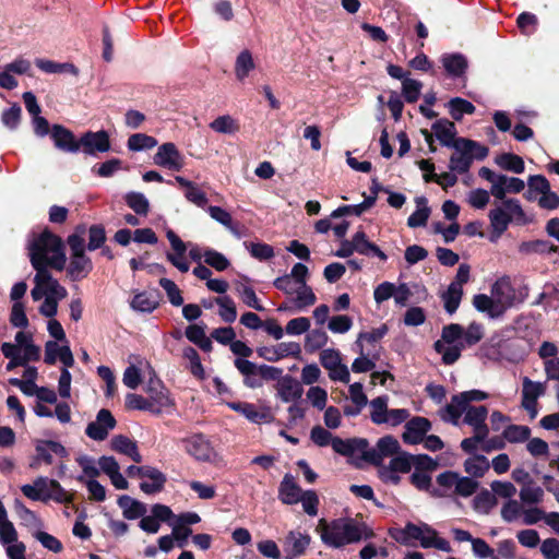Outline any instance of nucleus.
I'll return each mask as SVG.
<instances>
[{
  "mask_svg": "<svg viewBox=\"0 0 559 559\" xmlns=\"http://www.w3.org/2000/svg\"><path fill=\"white\" fill-rule=\"evenodd\" d=\"M528 297L526 286L515 287L509 276L498 278L490 288V296L477 294L473 297V306L490 319L501 318L507 310L522 304Z\"/></svg>",
  "mask_w": 559,
  "mask_h": 559,
  "instance_id": "1",
  "label": "nucleus"
},
{
  "mask_svg": "<svg viewBox=\"0 0 559 559\" xmlns=\"http://www.w3.org/2000/svg\"><path fill=\"white\" fill-rule=\"evenodd\" d=\"M317 532L323 544L332 548H341L373 535L364 523L353 519H337L331 522L321 519L318 522Z\"/></svg>",
  "mask_w": 559,
  "mask_h": 559,
  "instance_id": "2",
  "label": "nucleus"
},
{
  "mask_svg": "<svg viewBox=\"0 0 559 559\" xmlns=\"http://www.w3.org/2000/svg\"><path fill=\"white\" fill-rule=\"evenodd\" d=\"M29 259L34 269L48 266L62 271L66 255L61 239L52 233L45 230L34 237L28 246Z\"/></svg>",
  "mask_w": 559,
  "mask_h": 559,
  "instance_id": "3",
  "label": "nucleus"
},
{
  "mask_svg": "<svg viewBox=\"0 0 559 559\" xmlns=\"http://www.w3.org/2000/svg\"><path fill=\"white\" fill-rule=\"evenodd\" d=\"M488 218L491 229L489 240L497 242L512 222L525 223V213L518 200L508 199L491 209L488 213Z\"/></svg>",
  "mask_w": 559,
  "mask_h": 559,
  "instance_id": "4",
  "label": "nucleus"
},
{
  "mask_svg": "<svg viewBox=\"0 0 559 559\" xmlns=\"http://www.w3.org/2000/svg\"><path fill=\"white\" fill-rule=\"evenodd\" d=\"M451 147L454 152L450 157L449 168L459 174L468 171L474 159H484L488 155L486 146L465 138H459Z\"/></svg>",
  "mask_w": 559,
  "mask_h": 559,
  "instance_id": "5",
  "label": "nucleus"
},
{
  "mask_svg": "<svg viewBox=\"0 0 559 559\" xmlns=\"http://www.w3.org/2000/svg\"><path fill=\"white\" fill-rule=\"evenodd\" d=\"M462 333L463 326L457 323L442 328L441 338L435 343L433 347L441 355L444 365H453L460 359L461 353L465 348Z\"/></svg>",
  "mask_w": 559,
  "mask_h": 559,
  "instance_id": "6",
  "label": "nucleus"
},
{
  "mask_svg": "<svg viewBox=\"0 0 559 559\" xmlns=\"http://www.w3.org/2000/svg\"><path fill=\"white\" fill-rule=\"evenodd\" d=\"M370 419L376 425H386L389 427H396L405 423L411 414L406 408H389V397L378 396L370 401Z\"/></svg>",
  "mask_w": 559,
  "mask_h": 559,
  "instance_id": "7",
  "label": "nucleus"
},
{
  "mask_svg": "<svg viewBox=\"0 0 559 559\" xmlns=\"http://www.w3.org/2000/svg\"><path fill=\"white\" fill-rule=\"evenodd\" d=\"M479 176L490 182L491 195L500 201H504L508 193H520L525 188V183L518 177H509L503 174H496L488 167L479 169Z\"/></svg>",
  "mask_w": 559,
  "mask_h": 559,
  "instance_id": "8",
  "label": "nucleus"
},
{
  "mask_svg": "<svg viewBox=\"0 0 559 559\" xmlns=\"http://www.w3.org/2000/svg\"><path fill=\"white\" fill-rule=\"evenodd\" d=\"M150 413L160 415L163 413H171L176 407V402L171 397L169 390L154 374L150 377L145 385Z\"/></svg>",
  "mask_w": 559,
  "mask_h": 559,
  "instance_id": "9",
  "label": "nucleus"
},
{
  "mask_svg": "<svg viewBox=\"0 0 559 559\" xmlns=\"http://www.w3.org/2000/svg\"><path fill=\"white\" fill-rule=\"evenodd\" d=\"M487 397L488 394L480 390H471L453 395L451 397V402L440 411L441 419L456 426L459 425L464 409H466V407H472L469 405L471 402L484 401Z\"/></svg>",
  "mask_w": 559,
  "mask_h": 559,
  "instance_id": "10",
  "label": "nucleus"
},
{
  "mask_svg": "<svg viewBox=\"0 0 559 559\" xmlns=\"http://www.w3.org/2000/svg\"><path fill=\"white\" fill-rule=\"evenodd\" d=\"M400 443L393 436H384L380 438L373 448H367L364 450V460L380 466L384 459L394 457L400 452Z\"/></svg>",
  "mask_w": 559,
  "mask_h": 559,
  "instance_id": "11",
  "label": "nucleus"
},
{
  "mask_svg": "<svg viewBox=\"0 0 559 559\" xmlns=\"http://www.w3.org/2000/svg\"><path fill=\"white\" fill-rule=\"evenodd\" d=\"M127 475L132 478L140 477L153 479V483L142 481L140 484L141 490L148 495L160 491L166 483V476L159 469L147 465H130L127 468Z\"/></svg>",
  "mask_w": 559,
  "mask_h": 559,
  "instance_id": "12",
  "label": "nucleus"
},
{
  "mask_svg": "<svg viewBox=\"0 0 559 559\" xmlns=\"http://www.w3.org/2000/svg\"><path fill=\"white\" fill-rule=\"evenodd\" d=\"M128 362L129 366L123 372L122 382L131 390H135L142 383L144 371H147L151 377L155 374L151 364L139 355H130Z\"/></svg>",
  "mask_w": 559,
  "mask_h": 559,
  "instance_id": "13",
  "label": "nucleus"
},
{
  "mask_svg": "<svg viewBox=\"0 0 559 559\" xmlns=\"http://www.w3.org/2000/svg\"><path fill=\"white\" fill-rule=\"evenodd\" d=\"M186 451L201 462H216L217 453L211 442L202 435H194L183 440Z\"/></svg>",
  "mask_w": 559,
  "mask_h": 559,
  "instance_id": "14",
  "label": "nucleus"
},
{
  "mask_svg": "<svg viewBox=\"0 0 559 559\" xmlns=\"http://www.w3.org/2000/svg\"><path fill=\"white\" fill-rule=\"evenodd\" d=\"M153 159L156 166L175 171H179L185 164L182 154L171 142H167L158 146Z\"/></svg>",
  "mask_w": 559,
  "mask_h": 559,
  "instance_id": "15",
  "label": "nucleus"
},
{
  "mask_svg": "<svg viewBox=\"0 0 559 559\" xmlns=\"http://www.w3.org/2000/svg\"><path fill=\"white\" fill-rule=\"evenodd\" d=\"M228 406L253 424H269L274 420L267 406H257L248 402H233Z\"/></svg>",
  "mask_w": 559,
  "mask_h": 559,
  "instance_id": "16",
  "label": "nucleus"
},
{
  "mask_svg": "<svg viewBox=\"0 0 559 559\" xmlns=\"http://www.w3.org/2000/svg\"><path fill=\"white\" fill-rule=\"evenodd\" d=\"M522 382L523 386L521 405L533 419L537 416V400L545 393V386L543 383L532 381L527 377H524Z\"/></svg>",
  "mask_w": 559,
  "mask_h": 559,
  "instance_id": "17",
  "label": "nucleus"
},
{
  "mask_svg": "<svg viewBox=\"0 0 559 559\" xmlns=\"http://www.w3.org/2000/svg\"><path fill=\"white\" fill-rule=\"evenodd\" d=\"M257 352L261 358L275 362L286 357L298 358L301 354V347L296 342H283L273 346L260 347Z\"/></svg>",
  "mask_w": 559,
  "mask_h": 559,
  "instance_id": "18",
  "label": "nucleus"
},
{
  "mask_svg": "<svg viewBox=\"0 0 559 559\" xmlns=\"http://www.w3.org/2000/svg\"><path fill=\"white\" fill-rule=\"evenodd\" d=\"M116 426V419L108 409H100L97 413L96 419L90 423L85 429L86 435L96 441L105 440L109 431Z\"/></svg>",
  "mask_w": 559,
  "mask_h": 559,
  "instance_id": "19",
  "label": "nucleus"
},
{
  "mask_svg": "<svg viewBox=\"0 0 559 559\" xmlns=\"http://www.w3.org/2000/svg\"><path fill=\"white\" fill-rule=\"evenodd\" d=\"M79 143L80 148L82 147V151L88 155L105 153L110 150L109 134L105 130L87 131L80 138Z\"/></svg>",
  "mask_w": 559,
  "mask_h": 559,
  "instance_id": "20",
  "label": "nucleus"
},
{
  "mask_svg": "<svg viewBox=\"0 0 559 559\" xmlns=\"http://www.w3.org/2000/svg\"><path fill=\"white\" fill-rule=\"evenodd\" d=\"M431 429V423L425 417H414L406 420L405 430L402 439L408 444L420 443L425 435Z\"/></svg>",
  "mask_w": 559,
  "mask_h": 559,
  "instance_id": "21",
  "label": "nucleus"
},
{
  "mask_svg": "<svg viewBox=\"0 0 559 559\" xmlns=\"http://www.w3.org/2000/svg\"><path fill=\"white\" fill-rule=\"evenodd\" d=\"M16 353L27 364L37 361L40 358V348L34 344L33 335L29 332L19 331L14 337Z\"/></svg>",
  "mask_w": 559,
  "mask_h": 559,
  "instance_id": "22",
  "label": "nucleus"
},
{
  "mask_svg": "<svg viewBox=\"0 0 559 559\" xmlns=\"http://www.w3.org/2000/svg\"><path fill=\"white\" fill-rule=\"evenodd\" d=\"M464 423L473 428V432L480 436H488L489 428L486 424L488 408L484 405L466 407L464 409Z\"/></svg>",
  "mask_w": 559,
  "mask_h": 559,
  "instance_id": "23",
  "label": "nucleus"
},
{
  "mask_svg": "<svg viewBox=\"0 0 559 559\" xmlns=\"http://www.w3.org/2000/svg\"><path fill=\"white\" fill-rule=\"evenodd\" d=\"M36 461L44 462L47 465H51L53 463V455L59 457L67 456L66 448L52 440H38L36 442Z\"/></svg>",
  "mask_w": 559,
  "mask_h": 559,
  "instance_id": "24",
  "label": "nucleus"
},
{
  "mask_svg": "<svg viewBox=\"0 0 559 559\" xmlns=\"http://www.w3.org/2000/svg\"><path fill=\"white\" fill-rule=\"evenodd\" d=\"M36 274L34 277V283L43 286L46 292V296L57 297V298H66L68 295L67 289L59 284V282L52 277L51 273L48 269H35Z\"/></svg>",
  "mask_w": 559,
  "mask_h": 559,
  "instance_id": "25",
  "label": "nucleus"
},
{
  "mask_svg": "<svg viewBox=\"0 0 559 559\" xmlns=\"http://www.w3.org/2000/svg\"><path fill=\"white\" fill-rule=\"evenodd\" d=\"M51 138L56 147L61 151L70 153H76L80 151V143L75 140L73 132L61 124L52 126Z\"/></svg>",
  "mask_w": 559,
  "mask_h": 559,
  "instance_id": "26",
  "label": "nucleus"
},
{
  "mask_svg": "<svg viewBox=\"0 0 559 559\" xmlns=\"http://www.w3.org/2000/svg\"><path fill=\"white\" fill-rule=\"evenodd\" d=\"M99 471H103L117 489H127L129 483L120 473V466L114 456H100L98 460Z\"/></svg>",
  "mask_w": 559,
  "mask_h": 559,
  "instance_id": "27",
  "label": "nucleus"
},
{
  "mask_svg": "<svg viewBox=\"0 0 559 559\" xmlns=\"http://www.w3.org/2000/svg\"><path fill=\"white\" fill-rule=\"evenodd\" d=\"M359 354L353 364L352 370L354 372L371 371L376 367V361L380 358V348L377 346L370 347H356Z\"/></svg>",
  "mask_w": 559,
  "mask_h": 559,
  "instance_id": "28",
  "label": "nucleus"
},
{
  "mask_svg": "<svg viewBox=\"0 0 559 559\" xmlns=\"http://www.w3.org/2000/svg\"><path fill=\"white\" fill-rule=\"evenodd\" d=\"M304 491L295 481L294 476L286 474L280 484L278 498L284 504H296L301 499Z\"/></svg>",
  "mask_w": 559,
  "mask_h": 559,
  "instance_id": "29",
  "label": "nucleus"
},
{
  "mask_svg": "<svg viewBox=\"0 0 559 559\" xmlns=\"http://www.w3.org/2000/svg\"><path fill=\"white\" fill-rule=\"evenodd\" d=\"M51 479L39 476L32 484H25L21 487L22 493L33 501H48V490Z\"/></svg>",
  "mask_w": 559,
  "mask_h": 559,
  "instance_id": "30",
  "label": "nucleus"
},
{
  "mask_svg": "<svg viewBox=\"0 0 559 559\" xmlns=\"http://www.w3.org/2000/svg\"><path fill=\"white\" fill-rule=\"evenodd\" d=\"M332 449L344 456H353L355 454L361 455L364 459V450L367 448L366 439H341L334 437L332 440Z\"/></svg>",
  "mask_w": 559,
  "mask_h": 559,
  "instance_id": "31",
  "label": "nucleus"
},
{
  "mask_svg": "<svg viewBox=\"0 0 559 559\" xmlns=\"http://www.w3.org/2000/svg\"><path fill=\"white\" fill-rule=\"evenodd\" d=\"M431 129L439 142L447 147L456 144V127L454 122L448 119H439L432 123Z\"/></svg>",
  "mask_w": 559,
  "mask_h": 559,
  "instance_id": "32",
  "label": "nucleus"
},
{
  "mask_svg": "<svg viewBox=\"0 0 559 559\" xmlns=\"http://www.w3.org/2000/svg\"><path fill=\"white\" fill-rule=\"evenodd\" d=\"M277 395L283 402H295L302 395L301 384L293 377L286 376L276 384Z\"/></svg>",
  "mask_w": 559,
  "mask_h": 559,
  "instance_id": "33",
  "label": "nucleus"
},
{
  "mask_svg": "<svg viewBox=\"0 0 559 559\" xmlns=\"http://www.w3.org/2000/svg\"><path fill=\"white\" fill-rule=\"evenodd\" d=\"M310 537L300 532H289L284 539V550L289 558H295L305 552L309 546Z\"/></svg>",
  "mask_w": 559,
  "mask_h": 559,
  "instance_id": "34",
  "label": "nucleus"
},
{
  "mask_svg": "<svg viewBox=\"0 0 559 559\" xmlns=\"http://www.w3.org/2000/svg\"><path fill=\"white\" fill-rule=\"evenodd\" d=\"M448 75L462 78L468 68L467 59L461 53H445L440 59Z\"/></svg>",
  "mask_w": 559,
  "mask_h": 559,
  "instance_id": "35",
  "label": "nucleus"
},
{
  "mask_svg": "<svg viewBox=\"0 0 559 559\" xmlns=\"http://www.w3.org/2000/svg\"><path fill=\"white\" fill-rule=\"evenodd\" d=\"M110 447L114 451L127 455L135 463L142 462V455L140 454L136 443L126 436H115L110 441Z\"/></svg>",
  "mask_w": 559,
  "mask_h": 559,
  "instance_id": "36",
  "label": "nucleus"
},
{
  "mask_svg": "<svg viewBox=\"0 0 559 559\" xmlns=\"http://www.w3.org/2000/svg\"><path fill=\"white\" fill-rule=\"evenodd\" d=\"M352 239L355 252L362 255H376L381 261H385L388 259L386 254L377 245L367 239V236L362 230L357 231Z\"/></svg>",
  "mask_w": 559,
  "mask_h": 559,
  "instance_id": "37",
  "label": "nucleus"
},
{
  "mask_svg": "<svg viewBox=\"0 0 559 559\" xmlns=\"http://www.w3.org/2000/svg\"><path fill=\"white\" fill-rule=\"evenodd\" d=\"M68 273L73 281H78L87 276L92 271V261L85 254L71 255Z\"/></svg>",
  "mask_w": 559,
  "mask_h": 559,
  "instance_id": "38",
  "label": "nucleus"
},
{
  "mask_svg": "<svg viewBox=\"0 0 559 559\" xmlns=\"http://www.w3.org/2000/svg\"><path fill=\"white\" fill-rule=\"evenodd\" d=\"M118 506L122 509L123 516L128 520L139 519L146 513L145 504L129 496L119 497Z\"/></svg>",
  "mask_w": 559,
  "mask_h": 559,
  "instance_id": "39",
  "label": "nucleus"
},
{
  "mask_svg": "<svg viewBox=\"0 0 559 559\" xmlns=\"http://www.w3.org/2000/svg\"><path fill=\"white\" fill-rule=\"evenodd\" d=\"M519 252L524 255L530 254H549L557 252V246L550 243L547 240H530V241H523L519 245Z\"/></svg>",
  "mask_w": 559,
  "mask_h": 559,
  "instance_id": "40",
  "label": "nucleus"
},
{
  "mask_svg": "<svg viewBox=\"0 0 559 559\" xmlns=\"http://www.w3.org/2000/svg\"><path fill=\"white\" fill-rule=\"evenodd\" d=\"M254 68L255 62L251 51L248 49L241 50L235 61L236 79L242 82Z\"/></svg>",
  "mask_w": 559,
  "mask_h": 559,
  "instance_id": "41",
  "label": "nucleus"
},
{
  "mask_svg": "<svg viewBox=\"0 0 559 559\" xmlns=\"http://www.w3.org/2000/svg\"><path fill=\"white\" fill-rule=\"evenodd\" d=\"M418 540L420 542V546L424 548H436L447 552L452 551L450 543L447 539L439 537L438 533L430 526L425 528V533L420 534Z\"/></svg>",
  "mask_w": 559,
  "mask_h": 559,
  "instance_id": "42",
  "label": "nucleus"
},
{
  "mask_svg": "<svg viewBox=\"0 0 559 559\" xmlns=\"http://www.w3.org/2000/svg\"><path fill=\"white\" fill-rule=\"evenodd\" d=\"M429 525L421 524L416 525L413 523H407L403 528H396L391 532V536L401 544H408L409 540L416 539L418 540L421 533H425V528Z\"/></svg>",
  "mask_w": 559,
  "mask_h": 559,
  "instance_id": "43",
  "label": "nucleus"
},
{
  "mask_svg": "<svg viewBox=\"0 0 559 559\" xmlns=\"http://www.w3.org/2000/svg\"><path fill=\"white\" fill-rule=\"evenodd\" d=\"M17 540V532L11 521L8 519V512L3 503H0V542L3 545L12 544Z\"/></svg>",
  "mask_w": 559,
  "mask_h": 559,
  "instance_id": "44",
  "label": "nucleus"
},
{
  "mask_svg": "<svg viewBox=\"0 0 559 559\" xmlns=\"http://www.w3.org/2000/svg\"><path fill=\"white\" fill-rule=\"evenodd\" d=\"M388 328L385 324L377 329H372L369 332L360 333L355 342L356 347H370L377 346L381 349V346L378 344L380 340L386 334Z\"/></svg>",
  "mask_w": 559,
  "mask_h": 559,
  "instance_id": "45",
  "label": "nucleus"
},
{
  "mask_svg": "<svg viewBox=\"0 0 559 559\" xmlns=\"http://www.w3.org/2000/svg\"><path fill=\"white\" fill-rule=\"evenodd\" d=\"M489 466V461L484 455H473L464 462V471L476 478L483 477Z\"/></svg>",
  "mask_w": 559,
  "mask_h": 559,
  "instance_id": "46",
  "label": "nucleus"
},
{
  "mask_svg": "<svg viewBox=\"0 0 559 559\" xmlns=\"http://www.w3.org/2000/svg\"><path fill=\"white\" fill-rule=\"evenodd\" d=\"M416 204L417 210L407 219V225L412 228L425 226L430 215V209L425 198H417Z\"/></svg>",
  "mask_w": 559,
  "mask_h": 559,
  "instance_id": "47",
  "label": "nucleus"
},
{
  "mask_svg": "<svg viewBox=\"0 0 559 559\" xmlns=\"http://www.w3.org/2000/svg\"><path fill=\"white\" fill-rule=\"evenodd\" d=\"M495 162L502 169L513 171L515 174H522L525 169L523 159L515 154L503 153L498 155Z\"/></svg>",
  "mask_w": 559,
  "mask_h": 559,
  "instance_id": "48",
  "label": "nucleus"
},
{
  "mask_svg": "<svg viewBox=\"0 0 559 559\" xmlns=\"http://www.w3.org/2000/svg\"><path fill=\"white\" fill-rule=\"evenodd\" d=\"M210 128L222 134H234L240 129L238 121L229 115L217 117L210 123Z\"/></svg>",
  "mask_w": 559,
  "mask_h": 559,
  "instance_id": "49",
  "label": "nucleus"
},
{
  "mask_svg": "<svg viewBox=\"0 0 559 559\" xmlns=\"http://www.w3.org/2000/svg\"><path fill=\"white\" fill-rule=\"evenodd\" d=\"M35 64L37 68H39L41 71L47 73H62V72H69L73 75L79 74L78 68L72 63H57L51 60L46 59H37L35 61Z\"/></svg>",
  "mask_w": 559,
  "mask_h": 559,
  "instance_id": "50",
  "label": "nucleus"
},
{
  "mask_svg": "<svg viewBox=\"0 0 559 559\" xmlns=\"http://www.w3.org/2000/svg\"><path fill=\"white\" fill-rule=\"evenodd\" d=\"M544 490L534 481L525 484L520 490V499L526 504H537L543 501Z\"/></svg>",
  "mask_w": 559,
  "mask_h": 559,
  "instance_id": "51",
  "label": "nucleus"
},
{
  "mask_svg": "<svg viewBox=\"0 0 559 559\" xmlns=\"http://www.w3.org/2000/svg\"><path fill=\"white\" fill-rule=\"evenodd\" d=\"M294 294H296V298H294L293 302L298 310L312 306L317 300L311 287L306 283L300 284Z\"/></svg>",
  "mask_w": 559,
  "mask_h": 559,
  "instance_id": "52",
  "label": "nucleus"
},
{
  "mask_svg": "<svg viewBox=\"0 0 559 559\" xmlns=\"http://www.w3.org/2000/svg\"><path fill=\"white\" fill-rule=\"evenodd\" d=\"M124 201L138 215H147L150 211V202L143 193L129 192L124 195Z\"/></svg>",
  "mask_w": 559,
  "mask_h": 559,
  "instance_id": "53",
  "label": "nucleus"
},
{
  "mask_svg": "<svg viewBox=\"0 0 559 559\" xmlns=\"http://www.w3.org/2000/svg\"><path fill=\"white\" fill-rule=\"evenodd\" d=\"M207 212L214 221L228 228L235 236L240 237L238 229L234 225L231 215L226 210L221 206L211 205L207 207Z\"/></svg>",
  "mask_w": 559,
  "mask_h": 559,
  "instance_id": "54",
  "label": "nucleus"
},
{
  "mask_svg": "<svg viewBox=\"0 0 559 559\" xmlns=\"http://www.w3.org/2000/svg\"><path fill=\"white\" fill-rule=\"evenodd\" d=\"M462 296L463 288L449 285L448 289L441 295L444 309L448 313L453 314L457 310Z\"/></svg>",
  "mask_w": 559,
  "mask_h": 559,
  "instance_id": "55",
  "label": "nucleus"
},
{
  "mask_svg": "<svg viewBox=\"0 0 559 559\" xmlns=\"http://www.w3.org/2000/svg\"><path fill=\"white\" fill-rule=\"evenodd\" d=\"M449 109L451 117L460 121L464 114L472 115L475 112L476 108L471 102L455 97L449 102Z\"/></svg>",
  "mask_w": 559,
  "mask_h": 559,
  "instance_id": "56",
  "label": "nucleus"
},
{
  "mask_svg": "<svg viewBox=\"0 0 559 559\" xmlns=\"http://www.w3.org/2000/svg\"><path fill=\"white\" fill-rule=\"evenodd\" d=\"M182 357L189 362L188 369L190 372L198 379H203L204 368L198 352L193 347L187 346L182 349Z\"/></svg>",
  "mask_w": 559,
  "mask_h": 559,
  "instance_id": "57",
  "label": "nucleus"
},
{
  "mask_svg": "<svg viewBox=\"0 0 559 559\" xmlns=\"http://www.w3.org/2000/svg\"><path fill=\"white\" fill-rule=\"evenodd\" d=\"M502 435L510 443H522L530 439L531 429L527 426L510 425L503 430Z\"/></svg>",
  "mask_w": 559,
  "mask_h": 559,
  "instance_id": "58",
  "label": "nucleus"
},
{
  "mask_svg": "<svg viewBox=\"0 0 559 559\" xmlns=\"http://www.w3.org/2000/svg\"><path fill=\"white\" fill-rule=\"evenodd\" d=\"M484 325L478 322H472L466 329L463 328L462 341L464 346H474L479 343L484 337Z\"/></svg>",
  "mask_w": 559,
  "mask_h": 559,
  "instance_id": "59",
  "label": "nucleus"
},
{
  "mask_svg": "<svg viewBox=\"0 0 559 559\" xmlns=\"http://www.w3.org/2000/svg\"><path fill=\"white\" fill-rule=\"evenodd\" d=\"M423 83L420 81L404 78L402 81V95L407 103H416L420 96Z\"/></svg>",
  "mask_w": 559,
  "mask_h": 559,
  "instance_id": "60",
  "label": "nucleus"
},
{
  "mask_svg": "<svg viewBox=\"0 0 559 559\" xmlns=\"http://www.w3.org/2000/svg\"><path fill=\"white\" fill-rule=\"evenodd\" d=\"M216 304L219 307L218 314L223 321L233 323L237 318V310L234 300L229 296L216 298Z\"/></svg>",
  "mask_w": 559,
  "mask_h": 559,
  "instance_id": "61",
  "label": "nucleus"
},
{
  "mask_svg": "<svg viewBox=\"0 0 559 559\" xmlns=\"http://www.w3.org/2000/svg\"><path fill=\"white\" fill-rule=\"evenodd\" d=\"M157 145L155 138L145 133H135L128 139V148L130 151L150 150Z\"/></svg>",
  "mask_w": 559,
  "mask_h": 559,
  "instance_id": "62",
  "label": "nucleus"
},
{
  "mask_svg": "<svg viewBox=\"0 0 559 559\" xmlns=\"http://www.w3.org/2000/svg\"><path fill=\"white\" fill-rule=\"evenodd\" d=\"M495 495L488 490H483L475 496L473 500L474 510L478 513L487 514L496 506Z\"/></svg>",
  "mask_w": 559,
  "mask_h": 559,
  "instance_id": "63",
  "label": "nucleus"
},
{
  "mask_svg": "<svg viewBox=\"0 0 559 559\" xmlns=\"http://www.w3.org/2000/svg\"><path fill=\"white\" fill-rule=\"evenodd\" d=\"M204 261L210 266L214 267L216 271H225L230 265L228 259L213 249L204 250Z\"/></svg>",
  "mask_w": 559,
  "mask_h": 559,
  "instance_id": "64",
  "label": "nucleus"
}]
</instances>
